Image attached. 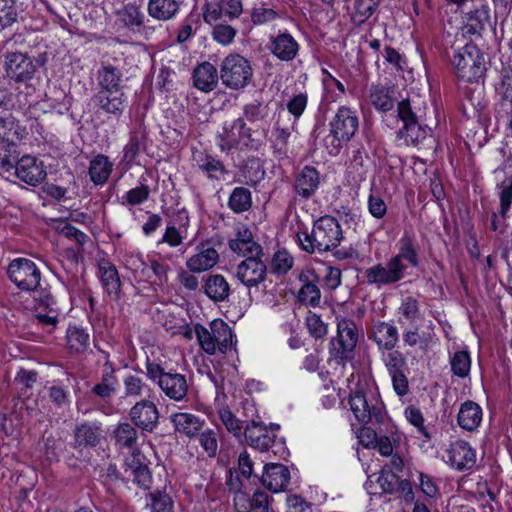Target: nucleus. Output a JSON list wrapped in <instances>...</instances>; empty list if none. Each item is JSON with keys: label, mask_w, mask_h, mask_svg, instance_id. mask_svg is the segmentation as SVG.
<instances>
[{"label": "nucleus", "mask_w": 512, "mask_h": 512, "mask_svg": "<svg viewBox=\"0 0 512 512\" xmlns=\"http://www.w3.org/2000/svg\"><path fill=\"white\" fill-rule=\"evenodd\" d=\"M350 410L360 424H384L387 419L385 405L374 383H360L348 400Z\"/></svg>", "instance_id": "1"}, {"label": "nucleus", "mask_w": 512, "mask_h": 512, "mask_svg": "<svg viewBox=\"0 0 512 512\" xmlns=\"http://www.w3.org/2000/svg\"><path fill=\"white\" fill-rule=\"evenodd\" d=\"M398 117L403 126L397 131V137L406 145H417L423 141L431 129L426 123V105L419 97L408 98L399 102Z\"/></svg>", "instance_id": "2"}, {"label": "nucleus", "mask_w": 512, "mask_h": 512, "mask_svg": "<svg viewBox=\"0 0 512 512\" xmlns=\"http://www.w3.org/2000/svg\"><path fill=\"white\" fill-rule=\"evenodd\" d=\"M297 239L305 252L322 253L336 248L343 239V233L334 217L324 216L314 222L310 233L298 232Z\"/></svg>", "instance_id": "3"}, {"label": "nucleus", "mask_w": 512, "mask_h": 512, "mask_svg": "<svg viewBox=\"0 0 512 512\" xmlns=\"http://www.w3.org/2000/svg\"><path fill=\"white\" fill-rule=\"evenodd\" d=\"M194 332L201 349L208 355L216 352L226 354L234 349L233 331L222 319L213 320L209 327L196 324Z\"/></svg>", "instance_id": "4"}, {"label": "nucleus", "mask_w": 512, "mask_h": 512, "mask_svg": "<svg viewBox=\"0 0 512 512\" xmlns=\"http://www.w3.org/2000/svg\"><path fill=\"white\" fill-rule=\"evenodd\" d=\"M452 48L451 63L458 78L467 82L478 81L485 72V60L480 49L470 42Z\"/></svg>", "instance_id": "5"}, {"label": "nucleus", "mask_w": 512, "mask_h": 512, "mask_svg": "<svg viewBox=\"0 0 512 512\" xmlns=\"http://www.w3.org/2000/svg\"><path fill=\"white\" fill-rule=\"evenodd\" d=\"M359 333L356 323L348 318L337 322V335L330 340L329 354L338 365L345 366L354 358Z\"/></svg>", "instance_id": "6"}, {"label": "nucleus", "mask_w": 512, "mask_h": 512, "mask_svg": "<svg viewBox=\"0 0 512 512\" xmlns=\"http://www.w3.org/2000/svg\"><path fill=\"white\" fill-rule=\"evenodd\" d=\"M359 333L356 323L348 318L337 322V335L330 340L329 354L338 365L345 366L354 358Z\"/></svg>", "instance_id": "7"}, {"label": "nucleus", "mask_w": 512, "mask_h": 512, "mask_svg": "<svg viewBox=\"0 0 512 512\" xmlns=\"http://www.w3.org/2000/svg\"><path fill=\"white\" fill-rule=\"evenodd\" d=\"M253 68L250 62L240 54L227 55L220 65V79L229 89L240 90L251 81Z\"/></svg>", "instance_id": "8"}, {"label": "nucleus", "mask_w": 512, "mask_h": 512, "mask_svg": "<svg viewBox=\"0 0 512 512\" xmlns=\"http://www.w3.org/2000/svg\"><path fill=\"white\" fill-rule=\"evenodd\" d=\"M146 373L171 400L182 401L186 397L188 383L183 374L165 372L159 364L150 362L146 365Z\"/></svg>", "instance_id": "9"}, {"label": "nucleus", "mask_w": 512, "mask_h": 512, "mask_svg": "<svg viewBox=\"0 0 512 512\" xmlns=\"http://www.w3.org/2000/svg\"><path fill=\"white\" fill-rule=\"evenodd\" d=\"M5 67L8 77L19 83L17 87L19 93H25L28 96L35 92L34 85L28 84L36 71V65L30 57L20 52L8 53Z\"/></svg>", "instance_id": "10"}, {"label": "nucleus", "mask_w": 512, "mask_h": 512, "mask_svg": "<svg viewBox=\"0 0 512 512\" xmlns=\"http://www.w3.org/2000/svg\"><path fill=\"white\" fill-rule=\"evenodd\" d=\"M9 280L22 291H35L41 280V272L35 262L28 258L13 259L6 270Z\"/></svg>", "instance_id": "11"}, {"label": "nucleus", "mask_w": 512, "mask_h": 512, "mask_svg": "<svg viewBox=\"0 0 512 512\" xmlns=\"http://www.w3.org/2000/svg\"><path fill=\"white\" fill-rule=\"evenodd\" d=\"M19 125L14 118H7L0 121V174L12 175L19 158L17 145L13 142L12 130L18 136Z\"/></svg>", "instance_id": "12"}, {"label": "nucleus", "mask_w": 512, "mask_h": 512, "mask_svg": "<svg viewBox=\"0 0 512 512\" xmlns=\"http://www.w3.org/2000/svg\"><path fill=\"white\" fill-rule=\"evenodd\" d=\"M244 436L247 444L260 452H272L274 455L284 452L281 442H276V435L261 421L252 420L245 427Z\"/></svg>", "instance_id": "13"}, {"label": "nucleus", "mask_w": 512, "mask_h": 512, "mask_svg": "<svg viewBox=\"0 0 512 512\" xmlns=\"http://www.w3.org/2000/svg\"><path fill=\"white\" fill-rule=\"evenodd\" d=\"M407 266L400 264L398 258H390L385 264L379 263L365 270L369 284L384 286L396 283L405 277Z\"/></svg>", "instance_id": "14"}, {"label": "nucleus", "mask_w": 512, "mask_h": 512, "mask_svg": "<svg viewBox=\"0 0 512 512\" xmlns=\"http://www.w3.org/2000/svg\"><path fill=\"white\" fill-rule=\"evenodd\" d=\"M261 256H248L236 266L235 277L249 289L258 287L266 280L267 267Z\"/></svg>", "instance_id": "15"}, {"label": "nucleus", "mask_w": 512, "mask_h": 512, "mask_svg": "<svg viewBox=\"0 0 512 512\" xmlns=\"http://www.w3.org/2000/svg\"><path fill=\"white\" fill-rule=\"evenodd\" d=\"M359 126L357 112L349 107L341 106L338 108L335 116L330 122V132L334 140L348 142L356 133Z\"/></svg>", "instance_id": "16"}, {"label": "nucleus", "mask_w": 512, "mask_h": 512, "mask_svg": "<svg viewBox=\"0 0 512 512\" xmlns=\"http://www.w3.org/2000/svg\"><path fill=\"white\" fill-rule=\"evenodd\" d=\"M12 175L28 185L37 186L46 179L47 172L42 161L24 155L17 161Z\"/></svg>", "instance_id": "17"}, {"label": "nucleus", "mask_w": 512, "mask_h": 512, "mask_svg": "<svg viewBox=\"0 0 512 512\" xmlns=\"http://www.w3.org/2000/svg\"><path fill=\"white\" fill-rule=\"evenodd\" d=\"M242 12L240 0H206L204 20L208 24L237 18Z\"/></svg>", "instance_id": "18"}, {"label": "nucleus", "mask_w": 512, "mask_h": 512, "mask_svg": "<svg viewBox=\"0 0 512 512\" xmlns=\"http://www.w3.org/2000/svg\"><path fill=\"white\" fill-rule=\"evenodd\" d=\"M228 247L233 253L244 257L263 254L261 245L254 240L251 230L244 224L236 225L234 236L228 240Z\"/></svg>", "instance_id": "19"}, {"label": "nucleus", "mask_w": 512, "mask_h": 512, "mask_svg": "<svg viewBox=\"0 0 512 512\" xmlns=\"http://www.w3.org/2000/svg\"><path fill=\"white\" fill-rule=\"evenodd\" d=\"M446 453L447 463L457 471L469 470L476 464V451L466 441H455Z\"/></svg>", "instance_id": "20"}, {"label": "nucleus", "mask_w": 512, "mask_h": 512, "mask_svg": "<svg viewBox=\"0 0 512 512\" xmlns=\"http://www.w3.org/2000/svg\"><path fill=\"white\" fill-rule=\"evenodd\" d=\"M249 131L250 129L242 118L225 122L222 131L217 135V144L220 150L228 152L235 148L245 137L249 136Z\"/></svg>", "instance_id": "21"}, {"label": "nucleus", "mask_w": 512, "mask_h": 512, "mask_svg": "<svg viewBox=\"0 0 512 512\" xmlns=\"http://www.w3.org/2000/svg\"><path fill=\"white\" fill-rule=\"evenodd\" d=\"M93 100L101 111L118 118L124 112L127 98L122 89H114L98 91Z\"/></svg>", "instance_id": "22"}, {"label": "nucleus", "mask_w": 512, "mask_h": 512, "mask_svg": "<svg viewBox=\"0 0 512 512\" xmlns=\"http://www.w3.org/2000/svg\"><path fill=\"white\" fill-rule=\"evenodd\" d=\"M130 416L137 427L152 432L158 424L159 412L152 401L143 400L131 408Z\"/></svg>", "instance_id": "23"}, {"label": "nucleus", "mask_w": 512, "mask_h": 512, "mask_svg": "<svg viewBox=\"0 0 512 512\" xmlns=\"http://www.w3.org/2000/svg\"><path fill=\"white\" fill-rule=\"evenodd\" d=\"M435 338L434 324L428 321L424 325H416L405 329L402 339L405 345L409 347L418 346L420 350L427 351Z\"/></svg>", "instance_id": "24"}, {"label": "nucleus", "mask_w": 512, "mask_h": 512, "mask_svg": "<svg viewBox=\"0 0 512 512\" xmlns=\"http://www.w3.org/2000/svg\"><path fill=\"white\" fill-rule=\"evenodd\" d=\"M372 340L380 351H391L399 341L397 327L391 322L379 321L372 327Z\"/></svg>", "instance_id": "25"}, {"label": "nucleus", "mask_w": 512, "mask_h": 512, "mask_svg": "<svg viewBox=\"0 0 512 512\" xmlns=\"http://www.w3.org/2000/svg\"><path fill=\"white\" fill-rule=\"evenodd\" d=\"M262 483L272 492L284 490L290 481V472L282 464L269 463L264 466Z\"/></svg>", "instance_id": "26"}, {"label": "nucleus", "mask_w": 512, "mask_h": 512, "mask_svg": "<svg viewBox=\"0 0 512 512\" xmlns=\"http://www.w3.org/2000/svg\"><path fill=\"white\" fill-rule=\"evenodd\" d=\"M269 49L276 58L288 62L297 56L299 44L291 34L283 32L272 38Z\"/></svg>", "instance_id": "27"}, {"label": "nucleus", "mask_w": 512, "mask_h": 512, "mask_svg": "<svg viewBox=\"0 0 512 512\" xmlns=\"http://www.w3.org/2000/svg\"><path fill=\"white\" fill-rule=\"evenodd\" d=\"M319 184V172L314 167L305 166L296 175L294 189L298 196L308 199L316 192Z\"/></svg>", "instance_id": "28"}, {"label": "nucleus", "mask_w": 512, "mask_h": 512, "mask_svg": "<svg viewBox=\"0 0 512 512\" xmlns=\"http://www.w3.org/2000/svg\"><path fill=\"white\" fill-rule=\"evenodd\" d=\"M100 280L106 294L112 300H118L121 291V281L114 264L101 260L98 265Z\"/></svg>", "instance_id": "29"}, {"label": "nucleus", "mask_w": 512, "mask_h": 512, "mask_svg": "<svg viewBox=\"0 0 512 512\" xmlns=\"http://www.w3.org/2000/svg\"><path fill=\"white\" fill-rule=\"evenodd\" d=\"M488 21V14L484 10H476L469 14L460 31L456 34V41L470 40L481 36L485 23Z\"/></svg>", "instance_id": "30"}, {"label": "nucleus", "mask_w": 512, "mask_h": 512, "mask_svg": "<svg viewBox=\"0 0 512 512\" xmlns=\"http://www.w3.org/2000/svg\"><path fill=\"white\" fill-rule=\"evenodd\" d=\"M219 261V254L213 247L202 246L199 251L189 257L186 267L190 272L201 273L214 267Z\"/></svg>", "instance_id": "31"}, {"label": "nucleus", "mask_w": 512, "mask_h": 512, "mask_svg": "<svg viewBox=\"0 0 512 512\" xmlns=\"http://www.w3.org/2000/svg\"><path fill=\"white\" fill-rule=\"evenodd\" d=\"M482 408L474 401L467 400L461 404L457 422L466 431H474L482 422Z\"/></svg>", "instance_id": "32"}, {"label": "nucleus", "mask_w": 512, "mask_h": 512, "mask_svg": "<svg viewBox=\"0 0 512 512\" xmlns=\"http://www.w3.org/2000/svg\"><path fill=\"white\" fill-rule=\"evenodd\" d=\"M219 77L218 71L213 64L203 62L194 69V86L203 92H210L217 86Z\"/></svg>", "instance_id": "33"}, {"label": "nucleus", "mask_w": 512, "mask_h": 512, "mask_svg": "<svg viewBox=\"0 0 512 512\" xmlns=\"http://www.w3.org/2000/svg\"><path fill=\"white\" fill-rule=\"evenodd\" d=\"M171 422L177 432L193 438L199 434L205 423L204 420L191 413L178 412L171 415Z\"/></svg>", "instance_id": "34"}, {"label": "nucleus", "mask_w": 512, "mask_h": 512, "mask_svg": "<svg viewBox=\"0 0 512 512\" xmlns=\"http://www.w3.org/2000/svg\"><path fill=\"white\" fill-rule=\"evenodd\" d=\"M113 171V163L103 154L96 155L89 165V177L95 185H104Z\"/></svg>", "instance_id": "35"}, {"label": "nucleus", "mask_w": 512, "mask_h": 512, "mask_svg": "<svg viewBox=\"0 0 512 512\" xmlns=\"http://www.w3.org/2000/svg\"><path fill=\"white\" fill-rule=\"evenodd\" d=\"M378 484L385 493H394L397 489L401 488L402 491L405 492L406 500L413 499L410 482L407 480H400L395 472L382 471L378 477Z\"/></svg>", "instance_id": "36"}, {"label": "nucleus", "mask_w": 512, "mask_h": 512, "mask_svg": "<svg viewBox=\"0 0 512 512\" xmlns=\"http://www.w3.org/2000/svg\"><path fill=\"white\" fill-rule=\"evenodd\" d=\"M75 444L78 447H94L101 439V428L96 423H82L74 431Z\"/></svg>", "instance_id": "37"}, {"label": "nucleus", "mask_w": 512, "mask_h": 512, "mask_svg": "<svg viewBox=\"0 0 512 512\" xmlns=\"http://www.w3.org/2000/svg\"><path fill=\"white\" fill-rule=\"evenodd\" d=\"M205 293L215 302H222L230 295V285L220 274L210 275L205 280Z\"/></svg>", "instance_id": "38"}, {"label": "nucleus", "mask_w": 512, "mask_h": 512, "mask_svg": "<svg viewBox=\"0 0 512 512\" xmlns=\"http://www.w3.org/2000/svg\"><path fill=\"white\" fill-rule=\"evenodd\" d=\"M253 472V462L249 456V454L244 451L239 455L238 458V470H230L229 478L227 480V485L229 490L234 492H240L241 483L239 480V474H241L244 478L248 479L251 477Z\"/></svg>", "instance_id": "39"}, {"label": "nucleus", "mask_w": 512, "mask_h": 512, "mask_svg": "<svg viewBox=\"0 0 512 512\" xmlns=\"http://www.w3.org/2000/svg\"><path fill=\"white\" fill-rule=\"evenodd\" d=\"M122 76L121 70L112 65L101 67L97 72L98 91L122 89L120 86Z\"/></svg>", "instance_id": "40"}, {"label": "nucleus", "mask_w": 512, "mask_h": 512, "mask_svg": "<svg viewBox=\"0 0 512 512\" xmlns=\"http://www.w3.org/2000/svg\"><path fill=\"white\" fill-rule=\"evenodd\" d=\"M243 500V510L240 512H272L270 509L269 495L264 491H255L252 498L249 500L246 495L238 494L235 497V505L238 506L239 501Z\"/></svg>", "instance_id": "41"}, {"label": "nucleus", "mask_w": 512, "mask_h": 512, "mask_svg": "<svg viewBox=\"0 0 512 512\" xmlns=\"http://www.w3.org/2000/svg\"><path fill=\"white\" fill-rule=\"evenodd\" d=\"M227 205L230 210L237 214L248 211L252 207L251 191L242 186L235 187L228 198Z\"/></svg>", "instance_id": "42"}, {"label": "nucleus", "mask_w": 512, "mask_h": 512, "mask_svg": "<svg viewBox=\"0 0 512 512\" xmlns=\"http://www.w3.org/2000/svg\"><path fill=\"white\" fill-rule=\"evenodd\" d=\"M178 10V4L175 0H149V15L158 20L171 19Z\"/></svg>", "instance_id": "43"}, {"label": "nucleus", "mask_w": 512, "mask_h": 512, "mask_svg": "<svg viewBox=\"0 0 512 512\" xmlns=\"http://www.w3.org/2000/svg\"><path fill=\"white\" fill-rule=\"evenodd\" d=\"M398 254L392 258H398L400 264H404L406 260L412 267H417L419 264L418 254L414 245L413 238L404 234L398 242Z\"/></svg>", "instance_id": "44"}, {"label": "nucleus", "mask_w": 512, "mask_h": 512, "mask_svg": "<svg viewBox=\"0 0 512 512\" xmlns=\"http://www.w3.org/2000/svg\"><path fill=\"white\" fill-rule=\"evenodd\" d=\"M119 18L128 29L134 32H140L144 24L145 16L139 7L128 4L119 11Z\"/></svg>", "instance_id": "45"}, {"label": "nucleus", "mask_w": 512, "mask_h": 512, "mask_svg": "<svg viewBox=\"0 0 512 512\" xmlns=\"http://www.w3.org/2000/svg\"><path fill=\"white\" fill-rule=\"evenodd\" d=\"M370 101L372 105L380 111H389L394 106L392 91L380 85L370 88Z\"/></svg>", "instance_id": "46"}, {"label": "nucleus", "mask_w": 512, "mask_h": 512, "mask_svg": "<svg viewBox=\"0 0 512 512\" xmlns=\"http://www.w3.org/2000/svg\"><path fill=\"white\" fill-rule=\"evenodd\" d=\"M67 344L71 352L80 353L89 345V334L80 327L70 326L66 333Z\"/></svg>", "instance_id": "47"}, {"label": "nucleus", "mask_w": 512, "mask_h": 512, "mask_svg": "<svg viewBox=\"0 0 512 512\" xmlns=\"http://www.w3.org/2000/svg\"><path fill=\"white\" fill-rule=\"evenodd\" d=\"M305 281L298 293L300 302L316 307L320 303L321 292L318 286L309 279L307 275H301V280Z\"/></svg>", "instance_id": "48"}, {"label": "nucleus", "mask_w": 512, "mask_h": 512, "mask_svg": "<svg viewBox=\"0 0 512 512\" xmlns=\"http://www.w3.org/2000/svg\"><path fill=\"white\" fill-rule=\"evenodd\" d=\"M117 380L114 375V370L108 363L105 364L102 379L99 384H96L93 387V391L96 395L107 398L112 395V393L116 390Z\"/></svg>", "instance_id": "49"}, {"label": "nucleus", "mask_w": 512, "mask_h": 512, "mask_svg": "<svg viewBox=\"0 0 512 512\" xmlns=\"http://www.w3.org/2000/svg\"><path fill=\"white\" fill-rule=\"evenodd\" d=\"M198 442L208 457L214 458L218 452L219 429L206 428L200 431Z\"/></svg>", "instance_id": "50"}, {"label": "nucleus", "mask_w": 512, "mask_h": 512, "mask_svg": "<svg viewBox=\"0 0 512 512\" xmlns=\"http://www.w3.org/2000/svg\"><path fill=\"white\" fill-rule=\"evenodd\" d=\"M496 189L500 202L499 215L505 219L512 204V177H506L497 184Z\"/></svg>", "instance_id": "51"}, {"label": "nucleus", "mask_w": 512, "mask_h": 512, "mask_svg": "<svg viewBox=\"0 0 512 512\" xmlns=\"http://www.w3.org/2000/svg\"><path fill=\"white\" fill-rule=\"evenodd\" d=\"M126 465L128 466L126 471H130L133 481L140 487L148 488L151 482V475L148 467L140 463L135 457H133L130 462H127Z\"/></svg>", "instance_id": "52"}, {"label": "nucleus", "mask_w": 512, "mask_h": 512, "mask_svg": "<svg viewBox=\"0 0 512 512\" xmlns=\"http://www.w3.org/2000/svg\"><path fill=\"white\" fill-rule=\"evenodd\" d=\"M219 418L226 430L233 436L239 438L243 434L242 421L238 419L228 407L218 409Z\"/></svg>", "instance_id": "53"}, {"label": "nucleus", "mask_w": 512, "mask_h": 512, "mask_svg": "<svg viewBox=\"0 0 512 512\" xmlns=\"http://www.w3.org/2000/svg\"><path fill=\"white\" fill-rule=\"evenodd\" d=\"M137 430L129 423H121L115 430V439L117 444L132 448L137 442Z\"/></svg>", "instance_id": "54"}, {"label": "nucleus", "mask_w": 512, "mask_h": 512, "mask_svg": "<svg viewBox=\"0 0 512 512\" xmlns=\"http://www.w3.org/2000/svg\"><path fill=\"white\" fill-rule=\"evenodd\" d=\"M16 0H0V29L14 24L18 19Z\"/></svg>", "instance_id": "55"}, {"label": "nucleus", "mask_w": 512, "mask_h": 512, "mask_svg": "<svg viewBox=\"0 0 512 512\" xmlns=\"http://www.w3.org/2000/svg\"><path fill=\"white\" fill-rule=\"evenodd\" d=\"M147 504L152 512H173L174 502L170 495L162 491H155L149 495Z\"/></svg>", "instance_id": "56"}, {"label": "nucleus", "mask_w": 512, "mask_h": 512, "mask_svg": "<svg viewBox=\"0 0 512 512\" xmlns=\"http://www.w3.org/2000/svg\"><path fill=\"white\" fill-rule=\"evenodd\" d=\"M199 168L207 173L208 177L211 179H222L227 173L223 163L210 155H206L201 162H199Z\"/></svg>", "instance_id": "57"}, {"label": "nucleus", "mask_w": 512, "mask_h": 512, "mask_svg": "<svg viewBox=\"0 0 512 512\" xmlns=\"http://www.w3.org/2000/svg\"><path fill=\"white\" fill-rule=\"evenodd\" d=\"M375 0H356L353 20L357 24H362L368 20L376 9Z\"/></svg>", "instance_id": "58"}, {"label": "nucleus", "mask_w": 512, "mask_h": 512, "mask_svg": "<svg viewBox=\"0 0 512 512\" xmlns=\"http://www.w3.org/2000/svg\"><path fill=\"white\" fill-rule=\"evenodd\" d=\"M212 37L223 46L231 44L236 36V29L232 26L222 23H213Z\"/></svg>", "instance_id": "59"}, {"label": "nucleus", "mask_w": 512, "mask_h": 512, "mask_svg": "<svg viewBox=\"0 0 512 512\" xmlns=\"http://www.w3.org/2000/svg\"><path fill=\"white\" fill-rule=\"evenodd\" d=\"M470 356L465 351H458L451 359V368L455 375L466 377L470 371Z\"/></svg>", "instance_id": "60"}, {"label": "nucleus", "mask_w": 512, "mask_h": 512, "mask_svg": "<svg viewBox=\"0 0 512 512\" xmlns=\"http://www.w3.org/2000/svg\"><path fill=\"white\" fill-rule=\"evenodd\" d=\"M496 92L502 100L512 103V68L501 71V80L496 86Z\"/></svg>", "instance_id": "61"}, {"label": "nucleus", "mask_w": 512, "mask_h": 512, "mask_svg": "<svg viewBox=\"0 0 512 512\" xmlns=\"http://www.w3.org/2000/svg\"><path fill=\"white\" fill-rule=\"evenodd\" d=\"M293 266V257L286 250L277 251L271 261L272 270L278 274H286Z\"/></svg>", "instance_id": "62"}, {"label": "nucleus", "mask_w": 512, "mask_h": 512, "mask_svg": "<svg viewBox=\"0 0 512 512\" xmlns=\"http://www.w3.org/2000/svg\"><path fill=\"white\" fill-rule=\"evenodd\" d=\"M308 103V96L306 93H299L297 95L292 96L286 107L288 112L294 117L295 120L299 119L304 113Z\"/></svg>", "instance_id": "63"}, {"label": "nucleus", "mask_w": 512, "mask_h": 512, "mask_svg": "<svg viewBox=\"0 0 512 512\" xmlns=\"http://www.w3.org/2000/svg\"><path fill=\"white\" fill-rule=\"evenodd\" d=\"M149 195V186L143 184L127 191L124 198L127 204L134 206L144 203L149 198Z\"/></svg>", "instance_id": "64"}]
</instances>
